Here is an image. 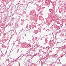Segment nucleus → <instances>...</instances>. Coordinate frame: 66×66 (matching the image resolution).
<instances>
[{"instance_id": "f257e3e1", "label": "nucleus", "mask_w": 66, "mask_h": 66, "mask_svg": "<svg viewBox=\"0 0 66 66\" xmlns=\"http://www.w3.org/2000/svg\"><path fill=\"white\" fill-rule=\"evenodd\" d=\"M11 59H12V58H10Z\"/></svg>"}]
</instances>
